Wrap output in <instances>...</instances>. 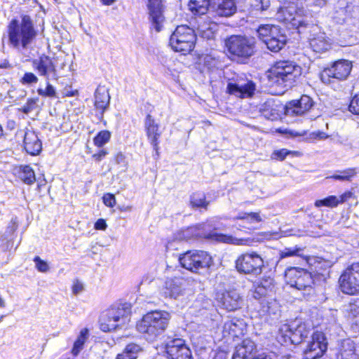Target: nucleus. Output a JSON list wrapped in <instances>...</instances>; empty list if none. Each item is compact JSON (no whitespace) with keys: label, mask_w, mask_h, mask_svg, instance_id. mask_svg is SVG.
<instances>
[{"label":"nucleus","mask_w":359,"mask_h":359,"mask_svg":"<svg viewBox=\"0 0 359 359\" xmlns=\"http://www.w3.org/2000/svg\"><path fill=\"white\" fill-rule=\"evenodd\" d=\"M237 219H250L252 221H255L257 222H259L262 221V218L258 212H244L242 214H239L237 216Z\"/></svg>","instance_id":"nucleus-50"},{"label":"nucleus","mask_w":359,"mask_h":359,"mask_svg":"<svg viewBox=\"0 0 359 359\" xmlns=\"http://www.w3.org/2000/svg\"><path fill=\"white\" fill-rule=\"evenodd\" d=\"M37 93L42 97H55L56 94L54 87L48 81L46 82V88L44 90L42 88H38Z\"/></svg>","instance_id":"nucleus-49"},{"label":"nucleus","mask_w":359,"mask_h":359,"mask_svg":"<svg viewBox=\"0 0 359 359\" xmlns=\"http://www.w3.org/2000/svg\"><path fill=\"white\" fill-rule=\"evenodd\" d=\"M309 46L313 52L323 53L331 49L332 43L330 39L325 36L318 34L310 39Z\"/></svg>","instance_id":"nucleus-28"},{"label":"nucleus","mask_w":359,"mask_h":359,"mask_svg":"<svg viewBox=\"0 0 359 359\" xmlns=\"http://www.w3.org/2000/svg\"><path fill=\"white\" fill-rule=\"evenodd\" d=\"M111 137V133L109 130H102L93 137V144L97 148H102L110 141Z\"/></svg>","instance_id":"nucleus-38"},{"label":"nucleus","mask_w":359,"mask_h":359,"mask_svg":"<svg viewBox=\"0 0 359 359\" xmlns=\"http://www.w3.org/2000/svg\"><path fill=\"white\" fill-rule=\"evenodd\" d=\"M110 101V96L107 90L96 89L95 92L94 107L99 111L101 116H103Z\"/></svg>","instance_id":"nucleus-31"},{"label":"nucleus","mask_w":359,"mask_h":359,"mask_svg":"<svg viewBox=\"0 0 359 359\" xmlns=\"http://www.w3.org/2000/svg\"><path fill=\"white\" fill-rule=\"evenodd\" d=\"M154 107L148 104L147 114L144 119V130L147 140L151 145L155 158L160 156V144L163 131L160 123L151 115Z\"/></svg>","instance_id":"nucleus-11"},{"label":"nucleus","mask_w":359,"mask_h":359,"mask_svg":"<svg viewBox=\"0 0 359 359\" xmlns=\"http://www.w3.org/2000/svg\"><path fill=\"white\" fill-rule=\"evenodd\" d=\"M276 19L296 29L305 25L304 12L297 0L284 1L277 11Z\"/></svg>","instance_id":"nucleus-10"},{"label":"nucleus","mask_w":359,"mask_h":359,"mask_svg":"<svg viewBox=\"0 0 359 359\" xmlns=\"http://www.w3.org/2000/svg\"><path fill=\"white\" fill-rule=\"evenodd\" d=\"M38 102V97H29L27 100L25 104L20 109H19V111L23 114H27L36 109Z\"/></svg>","instance_id":"nucleus-43"},{"label":"nucleus","mask_w":359,"mask_h":359,"mask_svg":"<svg viewBox=\"0 0 359 359\" xmlns=\"http://www.w3.org/2000/svg\"><path fill=\"white\" fill-rule=\"evenodd\" d=\"M314 102L311 97L302 95L298 100L287 102V111L293 116H302L309 112L313 107Z\"/></svg>","instance_id":"nucleus-22"},{"label":"nucleus","mask_w":359,"mask_h":359,"mask_svg":"<svg viewBox=\"0 0 359 359\" xmlns=\"http://www.w3.org/2000/svg\"><path fill=\"white\" fill-rule=\"evenodd\" d=\"M241 297L235 292H224L218 299V305L227 311H233L240 308Z\"/></svg>","instance_id":"nucleus-25"},{"label":"nucleus","mask_w":359,"mask_h":359,"mask_svg":"<svg viewBox=\"0 0 359 359\" xmlns=\"http://www.w3.org/2000/svg\"><path fill=\"white\" fill-rule=\"evenodd\" d=\"M170 318V313L165 310H151L136 322L135 329L147 340L154 341L168 329Z\"/></svg>","instance_id":"nucleus-2"},{"label":"nucleus","mask_w":359,"mask_h":359,"mask_svg":"<svg viewBox=\"0 0 359 359\" xmlns=\"http://www.w3.org/2000/svg\"><path fill=\"white\" fill-rule=\"evenodd\" d=\"M273 288V280L270 277H262L253 283L252 296L259 301L260 310L264 314L275 313L277 303L271 297Z\"/></svg>","instance_id":"nucleus-7"},{"label":"nucleus","mask_w":359,"mask_h":359,"mask_svg":"<svg viewBox=\"0 0 359 359\" xmlns=\"http://www.w3.org/2000/svg\"><path fill=\"white\" fill-rule=\"evenodd\" d=\"M212 0H189L188 6L190 11L195 15H202L208 13Z\"/></svg>","instance_id":"nucleus-34"},{"label":"nucleus","mask_w":359,"mask_h":359,"mask_svg":"<svg viewBox=\"0 0 359 359\" xmlns=\"http://www.w3.org/2000/svg\"><path fill=\"white\" fill-rule=\"evenodd\" d=\"M107 223H106V221L105 219H98L95 223V225H94V227L95 229L97 230H105L107 229Z\"/></svg>","instance_id":"nucleus-56"},{"label":"nucleus","mask_w":359,"mask_h":359,"mask_svg":"<svg viewBox=\"0 0 359 359\" xmlns=\"http://www.w3.org/2000/svg\"><path fill=\"white\" fill-rule=\"evenodd\" d=\"M233 228H235L236 231L243 232L244 233H250L251 231L250 228H246L245 226L241 224L233 225Z\"/></svg>","instance_id":"nucleus-59"},{"label":"nucleus","mask_w":359,"mask_h":359,"mask_svg":"<svg viewBox=\"0 0 359 359\" xmlns=\"http://www.w3.org/2000/svg\"><path fill=\"white\" fill-rule=\"evenodd\" d=\"M286 40L284 35L279 32H276V36H272L267 41L266 44L267 48L272 52L277 53L280 51L285 44Z\"/></svg>","instance_id":"nucleus-37"},{"label":"nucleus","mask_w":359,"mask_h":359,"mask_svg":"<svg viewBox=\"0 0 359 359\" xmlns=\"http://www.w3.org/2000/svg\"><path fill=\"white\" fill-rule=\"evenodd\" d=\"M142 351L140 346L136 343L128 344L121 353L117 354L115 359H137Z\"/></svg>","instance_id":"nucleus-36"},{"label":"nucleus","mask_w":359,"mask_h":359,"mask_svg":"<svg viewBox=\"0 0 359 359\" xmlns=\"http://www.w3.org/2000/svg\"><path fill=\"white\" fill-rule=\"evenodd\" d=\"M79 91L77 89H73L71 85H67L62 91V97H70L79 96Z\"/></svg>","instance_id":"nucleus-52"},{"label":"nucleus","mask_w":359,"mask_h":359,"mask_svg":"<svg viewBox=\"0 0 359 359\" xmlns=\"http://www.w3.org/2000/svg\"><path fill=\"white\" fill-rule=\"evenodd\" d=\"M212 6L217 16L228 18L237 11L234 0H212Z\"/></svg>","instance_id":"nucleus-24"},{"label":"nucleus","mask_w":359,"mask_h":359,"mask_svg":"<svg viewBox=\"0 0 359 359\" xmlns=\"http://www.w3.org/2000/svg\"><path fill=\"white\" fill-rule=\"evenodd\" d=\"M148 19L151 28L159 32L165 20V6L162 0H147Z\"/></svg>","instance_id":"nucleus-20"},{"label":"nucleus","mask_w":359,"mask_h":359,"mask_svg":"<svg viewBox=\"0 0 359 359\" xmlns=\"http://www.w3.org/2000/svg\"><path fill=\"white\" fill-rule=\"evenodd\" d=\"M327 350V341L324 332L320 330L314 331L310 340L303 350L304 359H319Z\"/></svg>","instance_id":"nucleus-15"},{"label":"nucleus","mask_w":359,"mask_h":359,"mask_svg":"<svg viewBox=\"0 0 359 359\" xmlns=\"http://www.w3.org/2000/svg\"><path fill=\"white\" fill-rule=\"evenodd\" d=\"M224 48L231 61L246 64L257 53V43L255 37L232 34L224 39Z\"/></svg>","instance_id":"nucleus-3"},{"label":"nucleus","mask_w":359,"mask_h":359,"mask_svg":"<svg viewBox=\"0 0 359 359\" xmlns=\"http://www.w3.org/2000/svg\"><path fill=\"white\" fill-rule=\"evenodd\" d=\"M248 325L244 319L231 317L225 321L222 328V337L226 341H238L247 332Z\"/></svg>","instance_id":"nucleus-16"},{"label":"nucleus","mask_w":359,"mask_h":359,"mask_svg":"<svg viewBox=\"0 0 359 359\" xmlns=\"http://www.w3.org/2000/svg\"><path fill=\"white\" fill-rule=\"evenodd\" d=\"M132 306L128 303L118 304L104 311L99 318L100 329L105 332L116 330L130 321Z\"/></svg>","instance_id":"nucleus-6"},{"label":"nucleus","mask_w":359,"mask_h":359,"mask_svg":"<svg viewBox=\"0 0 359 359\" xmlns=\"http://www.w3.org/2000/svg\"><path fill=\"white\" fill-rule=\"evenodd\" d=\"M164 353L168 359H194L191 350L182 338L168 341L164 346Z\"/></svg>","instance_id":"nucleus-17"},{"label":"nucleus","mask_w":359,"mask_h":359,"mask_svg":"<svg viewBox=\"0 0 359 359\" xmlns=\"http://www.w3.org/2000/svg\"><path fill=\"white\" fill-rule=\"evenodd\" d=\"M353 197V193L351 191H346L342 194L337 197V201L339 204H342L346 201H348L350 198Z\"/></svg>","instance_id":"nucleus-55"},{"label":"nucleus","mask_w":359,"mask_h":359,"mask_svg":"<svg viewBox=\"0 0 359 359\" xmlns=\"http://www.w3.org/2000/svg\"><path fill=\"white\" fill-rule=\"evenodd\" d=\"M351 61L339 59L332 62L328 67H324L320 72V78L324 83H331L334 81H344L350 74L352 69Z\"/></svg>","instance_id":"nucleus-13"},{"label":"nucleus","mask_w":359,"mask_h":359,"mask_svg":"<svg viewBox=\"0 0 359 359\" xmlns=\"http://www.w3.org/2000/svg\"><path fill=\"white\" fill-rule=\"evenodd\" d=\"M336 359H359L354 344L349 341H343L339 348Z\"/></svg>","instance_id":"nucleus-32"},{"label":"nucleus","mask_w":359,"mask_h":359,"mask_svg":"<svg viewBox=\"0 0 359 359\" xmlns=\"http://www.w3.org/2000/svg\"><path fill=\"white\" fill-rule=\"evenodd\" d=\"M213 359H226L223 354L217 353L215 355Z\"/></svg>","instance_id":"nucleus-64"},{"label":"nucleus","mask_w":359,"mask_h":359,"mask_svg":"<svg viewBox=\"0 0 359 359\" xmlns=\"http://www.w3.org/2000/svg\"><path fill=\"white\" fill-rule=\"evenodd\" d=\"M226 228V226L225 225L215 227L212 231L204 234L203 238L215 243L227 245H245L248 244L249 239L238 236L236 231H233V233H225L217 231L220 229L225 230Z\"/></svg>","instance_id":"nucleus-19"},{"label":"nucleus","mask_w":359,"mask_h":359,"mask_svg":"<svg viewBox=\"0 0 359 359\" xmlns=\"http://www.w3.org/2000/svg\"><path fill=\"white\" fill-rule=\"evenodd\" d=\"M16 128V122L13 119H9L6 121V128L10 131L13 130Z\"/></svg>","instance_id":"nucleus-58"},{"label":"nucleus","mask_w":359,"mask_h":359,"mask_svg":"<svg viewBox=\"0 0 359 359\" xmlns=\"http://www.w3.org/2000/svg\"><path fill=\"white\" fill-rule=\"evenodd\" d=\"M209 205L210 201L207 200V196L205 192L202 191H196L190 195L189 205L192 208L207 210Z\"/></svg>","instance_id":"nucleus-33"},{"label":"nucleus","mask_w":359,"mask_h":359,"mask_svg":"<svg viewBox=\"0 0 359 359\" xmlns=\"http://www.w3.org/2000/svg\"><path fill=\"white\" fill-rule=\"evenodd\" d=\"M325 272H326V269L321 272L314 271L312 273L303 268L290 266L285 270L284 276L287 285L311 294L315 292L317 281H325L327 274Z\"/></svg>","instance_id":"nucleus-5"},{"label":"nucleus","mask_w":359,"mask_h":359,"mask_svg":"<svg viewBox=\"0 0 359 359\" xmlns=\"http://www.w3.org/2000/svg\"><path fill=\"white\" fill-rule=\"evenodd\" d=\"M15 175L25 184L31 186L36 180L34 169L29 165H18L15 168Z\"/></svg>","instance_id":"nucleus-29"},{"label":"nucleus","mask_w":359,"mask_h":359,"mask_svg":"<svg viewBox=\"0 0 359 359\" xmlns=\"http://www.w3.org/2000/svg\"><path fill=\"white\" fill-rule=\"evenodd\" d=\"M260 114L267 119L276 120L279 117L278 105L273 99H267L259 108Z\"/></svg>","instance_id":"nucleus-30"},{"label":"nucleus","mask_w":359,"mask_h":359,"mask_svg":"<svg viewBox=\"0 0 359 359\" xmlns=\"http://www.w3.org/2000/svg\"><path fill=\"white\" fill-rule=\"evenodd\" d=\"M279 31L278 26L268 24L261 25L257 29V36L263 43L267 41L272 36H276V32Z\"/></svg>","instance_id":"nucleus-35"},{"label":"nucleus","mask_w":359,"mask_h":359,"mask_svg":"<svg viewBox=\"0 0 359 359\" xmlns=\"http://www.w3.org/2000/svg\"><path fill=\"white\" fill-rule=\"evenodd\" d=\"M32 67L39 76L48 78L50 74H57V67L54 59L50 56L43 53L37 59L32 62Z\"/></svg>","instance_id":"nucleus-21"},{"label":"nucleus","mask_w":359,"mask_h":359,"mask_svg":"<svg viewBox=\"0 0 359 359\" xmlns=\"http://www.w3.org/2000/svg\"><path fill=\"white\" fill-rule=\"evenodd\" d=\"M82 289H83V286L79 282H76V283H74L72 287V291L74 294H77L79 292L81 291Z\"/></svg>","instance_id":"nucleus-60"},{"label":"nucleus","mask_w":359,"mask_h":359,"mask_svg":"<svg viewBox=\"0 0 359 359\" xmlns=\"http://www.w3.org/2000/svg\"><path fill=\"white\" fill-rule=\"evenodd\" d=\"M348 110L353 115L359 116V92L350 100Z\"/></svg>","instance_id":"nucleus-46"},{"label":"nucleus","mask_w":359,"mask_h":359,"mask_svg":"<svg viewBox=\"0 0 359 359\" xmlns=\"http://www.w3.org/2000/svg\"><path fill=\"white\" fill-rule=\"evenodd\" d=\"M316 208L327 207L330 208H336L339 205L337 196L334 195L328 196L324 198L316 200L314 203Z\"/></svg>","instance_id":"nucleus-41"},{"label":"nucleus","mask_w":359,"mask_h":359,"mask_svg":"<svg viewBox=\"0 0 359 359\" xmlns=\"http://www.w3.org/2000/svg\"><path fill=\"white\" fill-rule=\"evenodd\" d=\"M290 155L292 157H301L303 156V153L300 151H292L287 149V156Z\"/></svg>","instance_id":"nucleus-62"},{"label":"nucleus","mask_w":359,"mask_h":359,"mask_svg":"<svg viewBox=\"0 0 359 359\" xmlns=\"http://www.w3.org/2000/svg\"><path fill=\"white\" fill-rule=\"evenodd\" d=\"M338 288L344 294L359 295V262L351 263L341 271Z\"/></svg>","instance_id":"nucleus-12"},{"label":"nucleus","mask_w":359,"mask_h":359,"mask_svg":"<svg viewBox=\"0 0 359 359\" xmlns=\"http://www.w3.org/2000/svg\"><path fill=\"white\" fill-rule=\"evenodd\" d=\"M100 1L104 4L107 6L111 5L114 3L115 0H100Z\"/></svg>","instance_id":"nucleus-63"},{"label":"nucleus","mask_w":359,"mask_h":359,"mask_svg":"<svg viewBox=\"0 0 359 359\" xmlns=\"http://www.w3.org/2000/svg\"><path fill=\"white\" fill-rule=\"evenodd\" d=\"M357 172L355 168H348L344 170L339 171V174H334L329 178L334 180L351 181L355 176Z\"/></svg>","instance_id":"nucleus-40"},{"label":"nucleus","mask_w":359,"mask_h":359,"mask_svg":"<svg viewBox=\"0 0 359 359\" xmlns=\"http://www.w3.org/2000/svg\"><path fill=\"white\" fill-rule=\"evenodd\" d=\"M23 147L25 151L31 156H36L41 153L42 142L35 131L32 130L25 131Z\"/></svg>","instance_id":"nucleus-23"},{"label":"nucleus","mask_w":359,"mask_h":359,"mask_svg":"<svg viewBox=\"0 0 359 359\" xmlns=\"http://www.w3.org/2000/svg\"><path fill=\"white\" fill-rule=\"evenodd\" d=\"M37 33L32 18L22 15L20 22L14 18L8 25V44L16 50L27 49L35 41Z\"/></svg>","instance_id":"nucleus-1"},{"label":"nucleus","mask_w":359,"mask_h":359,"mask_svg":"<svg viewBox=\"0 0 359 359\" xmlns=\"http://www.w3.org/2000/svg\"><path fill=\"white\" fill-rule=\"evenodd\" d=\"M250 6L254 11H266L270 6V0H250Z\"/></svg>","instance_id":"nucleus-44"},{"label":"nucleus","mask_w":359,"mask_h":359,"mask_svg":"<svg viewBox=\"0 0 359 359\" xmlns=\"http://www.w3.org/2000/svg\"><path fill=\"white\" fill-rule=\"evenodd\" d=\"M88 337V330L83 329L80 332L79 335L75 340L71 353L74 356H76L83 348V345Z\"/></svg>","instance_id":"nucleus-39"},{"label":"nucleus","mask_w":359,"mask_h":359,"mask_svg":"<svg viewBox=\"0 0 359 359\" xmlns=\"http://www.w3.org/2000/svg\"><path fill=\"white\" fill-rule=\"evenodd\" d=\"M264 266L262 256L256 252H245L236 258L235 267L240 273L259 275Z\"/></svg>","instance_id":"nucleus-14"},{"label":"nucleus","mask_w":359,"mask_h":359,"mask_svg":"<svg viewBox=\"0 0 359 359\" xmlns=\"http://www.w3.org/2000/svg\"><path fill=\"white\" fill-rule=\"evenodd\" d=\"M182 278L173 277L167 278L163 286V294L165 297L177 298L182 294Z\"/></svg>","instance_id":"nucleus-26"},{"label":"nucleus","mask_w":359,"mask_h":359,"mask_svg":"<svg viewBox=\"0 0 359 359\" xmlns=\"http://www.w3.org/2000/svg\"><path fill=\"white\" fill-rule=\"evenodd\" d=\"M241 343L240 344L241 348H245V352L243 353L244 355H246L248 353H250L254 348V342L248 338L242 339Z\"/></svg>","instance_id":"nucleus-51"},{"label":"nucleus","mask_w":359,"mask_h":359,"mask_svg":"<svg viewBox=\"0 0 359 359\" xmlns=\"http://www.w3.org/2000/svg\"><path fill=\"white\" fill-rule=\"evenodd\" d=\"M12 67V65L8 60H4L3 62H0V69H11Z\"/></svg>","instance_id":"nucleus-61"},{"label":"nucleus","mask_w":359,"mask_h":359,"mask_svg":"<svg viewBox=\"0 0 359 359\" xmlns=\"http://www.w3.org/2000/svg\"><path fill=\"white\" fill-rule=\"evenodd\" d=\"M178 261L182 268L193 273L210 268L214 263L210 254L201 250H189L179 255Z\"/></svg>","instance_id":"nucleus-9"},{"label":"nucleus","mask_w":359,"mask_h":359,"mask_svg":"<svg viewBox=\"0 0 359 359\" xmlns=\"http://www.w3.org/2000/svg\"><path fill=\"white\" fill-rule=\"evenodd\" d=\"M114 161L117 164L123 163L126 160V156L121 151L117 152L114 156Z\"/></svg>","instance_id":"nucleus-57"},{"label":"nucleus","mask_w":359,"mask_h":359,"mask_svg":"<svg viewBox=\"0 0 359 359\" xmlns=\"http://www.w3.org/2000/svg\"><path fill=\"white\" fill-rule=\"evenodd\" d=\"M109 154L108 151L105 149H101L96 153L92 155L91 158L96 162L99 163L102 161L105 156Z\"/></svg>","instance_id":"nucleus-54"},{"label":"nucleus","mask_w":359,"mask_h":359,"mask_svg":"<svg viewBox=\"0 0 359 359\" xmlns=\"http://www.w3.org/2000/svg\"><path fill=\"white\" fill-rule=\"evenodd\" d=\"M35 263V267L36 270L41 273H46L49 271V265L45 260L41 259L39 256H35L33 259Z\"/></svg>","instance_id":"nucleus-47"},{"label":"nucleus","mask_w":359,"mask_h":359,"mask_svg":"<svg viewBox=\"0 0 359 359\" xmlns=\"http://www.w3.org/2000/svg\"><path fill=\"white\" fill-rule=\"evenodd\" d=\"M276 131L279 133L288 134L292 137H304L305 140L309 142H313L317 140L326 139L328 136L323 131H315L312 133H308L307 130H285L283 131L281 129H277Z\"/></svg>","instance_id":"nucleus-27"},{"label":"nucleus","mask_w":359,"mask_h":359,"mask_svg":"<svg viewBox=\"0 0 359 359\" xmlns=\"http://www.w3.org/2000/svg\"><path fill=\"white\" fill-rule=\"evenodd\" d=\"M196 40L194 30L188 25H182L177 26L170 35L169 45L173 51L186 55L194 50Z\"/></svg>","instance_id":"nucleus-8"},{"label":"nucleus","mask_w":359,"mask_h":359,"mask_svg":"<svg viewBox=\"0 0 359 359\" xmlns=\"http://www.w3.org/2000/svg\"><path fill=\"white\" fill-rule=\"evenodd\" d=\"M255 90L256 84L252 80L240 78L234 81L228 82L226 93L243 99L252 97Z\"/></svg>","instance_id":"nucleus-18"},{"label":"nucleus","mask_w":359,"mask_h":359,"mask_svg":"<svg viewBox=\"0 0 359 359\" xmlns=\"http://www.w3.org/2000/svg\"><path fill=\"white\" fill-rule=\"evenodd\" d=\"M102 201L104 204L109 208L114 207L116 203L115 196L111 193L104 194L102 196Z\"/></svg>","instance_id":"nucleus-53"},{"label":"nucleus","mask_w":359,"mask_h":359,"mask_svg":"<svg viewBox=\"0 0 359 359\" xmlns=\"http://www.w3.org/2000/svg\"><path fill=\"white\" fill-rule=\"evenodd\" d=\"M302 74V67L290 60H279L274 62L266 72L270 83L284 87L292 86Z\"/></svg>","instance_id":"nucleus-4"},{"label":"nucleus","mask_w":359,"mask_h":359,"mask_svg":"<svg viewBox=\"0 0 359 359\" xmlns=\"http://www.w3.org/2000/svg\"><path fill=\"white\" fill-rule=\"evenodd\" d=\"M304 248L299 246H294L290 248H285L279 252V257L284 259L289 257H298L300 256V253L303 252Z\"/></svg>","instance_id":"nucleus-42"},{"label":"nucleus","mask_w":359,"mask_h":359,"mask_svg":"<svg viewBox=\"0 0 359 359\" xmlns=\"http://www.w3.org/2000/svg\"><path fill=\"white\" fill-rule=\"evenodd\" d=\"M287 156V149H276L271 154L270 158L272 161H283Z\"/></svg>","instance_id":"nucleus-48"},{"label":"nucleus","mask_w":359,"mask_h":359,"mask_svg":"<svg viewBox=\"0 0 359 359\" xmlns=\"http://www.w3.org/2000/svg\"><path fill=\"white\" fill-rule=\"evenodd\" d=\"M39 81L37 76L32 72H26L20 79L22 85L27 86L36 83Z\"/></svg>","instance_id":"nucleus-45"}]
</instances>
